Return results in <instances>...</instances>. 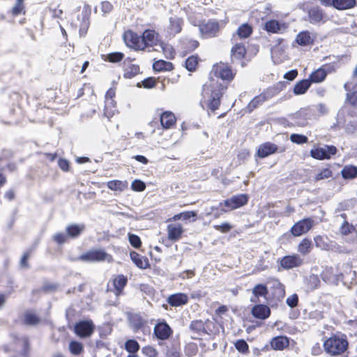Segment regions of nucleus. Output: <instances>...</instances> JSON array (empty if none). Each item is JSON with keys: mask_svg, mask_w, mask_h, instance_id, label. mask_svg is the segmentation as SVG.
Returning a JSON list of instances; mask_svg holds the SVG:
<instances>
[{"mask_svg": "<svg viewBox=\"0 0 357 357\" xmlns=\"http://www.w3.org/2000/svg\"><path fill=\"white\" fill-rule=\"evenodd\" d=\"M347 336L337 333L326 339L324 342V351L330 356H338L343 354L348 348Z\"/></svg>", "mask_w": 357, "mask_h": 357, "instance_id": "1", "label": "nucleus"}, {"mask_svg": "<svg viewBox=\"0 0 357 357\" xmlns=\"http://www.w3.org/2000/svg\"><path fill=\"white\" fill-rule=\"evenodd\" d=\"M248 195L246 194H239L231 197L224 200L222 202L220 203V206H225L226 208H222V210L225 212L231 210H235L245 205H246L248 202Z\"/></svg>", "mask_w": 357, "mask_h": 357, "instance_id": "2", "label": "nucleus"}, {"mask_svg": "<svg viewBox=\"0 0 357 357\" xmlns=\"http://www.w3.org/2000/svg\"><path fill=\"white\" fill-rule=\"evenodd\" d=\"M211 87L212 91L207 103V107L211 112H214L218 109L220 105V98L226 90L227 86L216 82L215 84L213 83Z\"/></svg>", "mask_w": 357, "mask_h": 357, "instance_id": "3", "label": "nucleus"}, {"mask_svg": "<svg viewBox=\"0 0 357 357\" xmlns=\"http://www.w3.org/2000/svg\"><path fill=\"white\" fill-rule=\"evenodd\" d=\"M79 259L88 262L107 261L112 262V257L103 250H93L82 255Z\"/></svg>", "mask_w": 357, "mask_h": 357, "instance_id": "4", "label": "nucleus"}, {"mask_svg": "<svg viewBox=\"0 0 357 357\" xmlns=\"http://www.w3.org/2000/svg\"><path fill=\"white\" fill-rule=\"evenodd\" d=\"M210 75L230 82L234 79L235 73L227 64L219 63L213 66Z\"/></svg>", "mask_w": 357, "mask_h": 357, "instance_id": "5", "label": "nucleus"}, {"mask_svg": "<svg viewBox=\"0 0 357 357\" xmlns=\"http://www.w3.org/2000/svg\"><path fill=\"white\" fill-rule=\"evenodd\" d=\"M123 40L128 47L136 50H144V43L142 41V37L141 38L130 30L126 31L124 33Z\"/></svg>", "mask_w": 357, "mask_h": 357, "instance_id": "6", "label": "nucleus"}, {"mask_svg": "<svg viewBox=\"0 0 357 357\" xmlns=\"http://www.w3.org/2000/svg\"><path fill=\"white\" fill-rule=\"evenodd\" d=\"M142 41L144 43V49L152 47L153 50L159 51L158 45L161 43L160 36L154 30H146L142 34Z\"/></svg>", "mask_w": 357, "mask_h": 357, "instance_id": "7", "label": "nucleus"}, {"mask_svg": "<svg viewBox=\"0 0 357 357\" xmlns=\"http://www.w3.org/2000/svg\"><path fill=\"white\" fill-rule=\"evenodd\" d=\"M278 261L280 266L285 270L297 268L303 264V259L297 254L284 256Z\"/></svg>", "mask_w": 357, "mask_h": 357, "instance_id": "8", "label": "nucleus"}, {"mask_svg": "<svg viewBox=\"0 0 357 357\" xmlns=\"http://www.w3.org/2000/svg\"><path fill=\"white\" fill-rule=\"evenodd\" d=\"M337 149L334 146H324L318 147L310 151V155L317 160L328 159L331 155H335Z\"/></svg>", "mask_w": 357, "mask_h": 357, "instance_id": "9", "label": "nucleus"}, {"mask_svg": "<svg viewBox=\"0 0 357 357\" xmlns=\"http://www.w3.org/2000/svg\"><path fill=\"white\" fill-rule=\"evenodd\" d=\"M91 13V7L89 5H84L82 9L81 13L78 15L77 20L80 21L79 33L81 35L86 34L90 24V15Z\"/></svg>", "mask_w": 357, "mask_h": 357, "instance_id": "10", "label": "nucleus"}, {"mask_svg": "<svg viewBox=\"0 0 357 357\" xmlns=\"http://www.w3.org/2000/svg\"><path fill=\"white\" fill-rule=\"evenodd\" d=\"M94 328L92 321H81L75 324V332L80 337H86L93 333Z\"/></svg>", "mask_w": 357, "mask_h": 357, "instance_id": "11", "label": "nucleus"}, {"mask_svg": "<svg viewBox=\"0 0 357 357\" xmlns=\"http://www.w3.org/2000/svg\"><path fill=\"white\" fill-rule=\"evenodd\" d=\"M313 225V220L305 218L295 223L291 229V233L294 236H300L307 232Z\"/></svg>", "mask_w": 357, "mask_h": 357, "instance_id": "12", "label": "nucleus"}, {"mask_svg": "<svg viewBox=\"0 0 357 357\" xmlns=\"http://www.w3.org/2000/svg\"><path fill=\"white\" fill-rule=\"evenodd\" d=\"M167 238L172 241H178L184 231L183 226L178 222H169L167 227Z\"/></svg>", "mask_w": 357, "mask_h": 357, "instance_id": "13", "label": "nucleus"}, {"mask_svg": "<svg viewBox=\"0 0 357 357\" xmlns=\"http://www.w3.org/2000/svg\"><path fill=\"white\" fill-rule=\"evenodd\" d=\"M271 96L272 95H270L268 91L260 93L250 101L246 107V109L249 113L252 112L263 102L271 98Z\"/></svg>", "mask_w": 357, "mask_h": 357, "instance_id": "14", "label": "nucleus"}, {"mask_svg": "<svg viewBox=\"0 0 357 357\" xmlns=\"http://www.w3.org/2000/svg\"><path fill=\"white\" fill-rule=\"evenodd\" d=\"M278 151V146L271 142H266L261 144L257 150V155L259 158H265L271 154L275 153Z\"/></svg>", "mask_w": 357, "mask_h": 357, "instance_id": "15", "label": "nucleus"}, {"mask_svg": "<svg viewBox=\"0 0 357 357\" xmlns=\"http://www.w3.org/2000/svg\"><path fill=\"white\" fill-rule=\"evenodd\" d=\"M287 26L284 23H280L277 20H271L265 23L264 29L268 31L273 33H281L284 31Z\"/></svg>", "mask_w": 357, "mask_h": 357, "instance_id": "16", "label": "nucleus"}, {"mask_svg": "<svg viewBox=\"0 0 357 357\" xmlns=\"http://www.w3.org/2000/svg\"><path fill=\"white\" fill-rule=\"evenodd\" d=\"M252 315L257 319H266L270 316V308L265 305H256L252 309Z\"/></svg>", "mask_w": 357, "mask_h": 357, "instance_id": "17", "label": "nucleus"}, {"mask_svg": "<svg viewBox=\"0 0 357 357\" xmlns=\"http://www.w3.org/2000/svg\"><path fill=\"white\" fill-rule=\"evenodd\" d=\"M154 333L158 338L165 340L170 335L171 328L166 323H159L155 326Z\"/></svg>", "mask_w": 357, "mask_h": 357, "instance_id": "18", "label": "nucleus"}, {"mask_svg": "<svg viewBox=\"0 0 357 357\" xmlns=\"http://www.w3.org/2000/svg\"><path fill=\"white\" fill-rule=\"evenodd\" d=\"M107 188L115 192H122L125 191L128 187L127 181L112 180L107 183Z\"/></svg>", "mask_w": 357, "mask_h": 357, "instance_id": "19", "label": "nucleus"}, {"mask_svg": "<svg viewBox=\"0 0 357 357\" xmlns=\"http://www.w3.org/2000/svg\"><path fill=\"white\" fill-rule=\"evenodd\" d=\"M130 258L133 263L141 269H146L149 266V260L146 257L139 255L137 252L132 251L130 253Z\"/></svg>", "mask_w": 357, "mask_h": 357, "instance_id": "20", "label": "nucleus"}, {"mask_svg": "<svg viewBox=\"0 0 357 357\" xmlns=\"http://www.w3.org/2000/svg\"><path fill=\"white\" fill-rule=\"evenodd\" d=\"M188 301V296L185 294L178 293L169 296L167 302L172 306H180L184 305Z\"/></svg>", "mask_w": 357, "mask_h": 357, "instance_id": "21", "label": "nucleus"}, {"mask_svg": "<svg viewBox=\"0 0 357 357\" xmlns=\"http://www.w3.org/2000/svg\"><path fill=\"white\" fill-rule=\"evenodd\" d=\"M219 30V25L217 22L210 21L202 26V35L206 37L215 36Z\"/></svg>", "mask_w": 357, "mask_h": 357, "instance_id": "22", "label": "nucleus"}, {"mask_svg": "<svg viewBox=\"0 0 357 357\" xmlns=\"http://www.w3.org/2000/svg\"><path fill=\"white\" fill-rule=\"evenodd\" d=\"M128 282L127 278L123 275H118L113 279V286L116 295L119 296L122 293L124 287Z\"/></svg>", "mask_w": 357, "mask_h": 357, "instance_id": "23", "label": "nucleus"}, {"mask_svg": "<svg viewBox=\"0 0 357 357\" xmlns=\"http://www.w3.org/2000/svg\"><path fill=\"white\" fill-rule=\"evenodd\" d=\"M175 122L176 117L171 112H165L160 116L161 125L165 129L170 128Z\"/></svg>", "mask_w": 357, "mask_h": 357, "instance_id": "24", "label": "nucleus"}, {"mask_svg": "<svg viewBox=\"0 0 357 357\" xmlns=\"http://www.w3.org/2000/svg\"><path fill=\"white\" fill-rule=\"evenodd\" d=\"M289 345V340L284 336H278L271 341V346L275 350H283Z\"/></svg>", "mask_w": 357, "mask_h": 357, "instance_id": "25", "label": "nucleus"}, {"mask_svg": "<svg viewBox=\"0 0 357 357\" xmlns=\"http://www.w3.org/2000/svg\"><path fill=\"white\" fill-rule=\"evenodd\" d=\"M313 38L309 31L300 32L296 38V43L302 46L310 45L313 43Z\"/></svg>", "mask_w": 357, "mask_h": 357, "instance_id": "26", "label": "nucleus"}, {"mask_svg": "<svg viewBox=\"0 0 357 357\" xmlns=\"http://www.w3.org/2000/svg\"><path fill=\"white\" fill-rule=\"evenodd\" d=\"M309 20L311 23H319L324 20V15L319 8H312L308 13Z\"/></svg>", "mask_w": 357, "mask_h": 357, "instance_id": "27", "label": "nucleus"}, {"mask_svg": "<svg viewBox=\"0 0 357 357\" xmlns=\"http://www.w3.org/2000/svg\"><path fill=\"white\" fill-rule=\"evenodd\" d=\"M344 179H354L357 177V167L354 165H346L341 171Z\"/></svg>", "mask_w": 357, "mask_h": 357, "instance_id": "28", "label": "nucleus"}, {"mask_svg": "<svg viewBox=\"0 0 357 357\" xmlns=\"http://www.w3.org/2000/svg\"><path fill=\"white\" fill-rule=\"evenodd\" d=\"M312 248V241L308 238H303L298 245V252L303 255H306L310 253Z\"/></svg>", "mask_w": 357, "mask_h": 357, "instance_id": "29", "label": "nucleus"}, {"mask_svg": "<svg viewBox=\"0 0 357 357\" xmlns=\"http://www.w3.org/2000/svg\"><path fill=\"white\" fill-rule=\"evenodd\" d=\"M130 325L134 331H137L142 328L144 324V321L139 314H132L129 318Z\"/></svg>", "mask_w": 357, "mask_h": 357, "instance_id": "30", "label": "nucleus"}, {"mask_svg": "<svg viewBox=\"0 0 357 357\" xmlns=\"http://www.w3.org/2000/svg\"><path fill=\"white\" fill-rule=\"evenodd\" d=\"M310 82L307 79H303L296 84L294 88V93L296 95L304 94L310 86Z\"/></svg>", "mask_w": 357, "mask_h": 357, "instance_id": "31", "label": "nucleus"}, {"mask_svg": "<svg viewBox=\"0 0 357 357\" xmlns=\"http://www.w3.org/2000/svg\"><path fill=\"white\" fill-rule=\"evenodd\" d=\"M327 75V72L325 68H320L314 71L310 75V80L312 82L319 83L324 80Z\"/></svg>", "mask_w": 357, "mask_h": 357, "instance_id": "32", "label": "nucleus"}, {"mask_svg": "<svg viewBox=\"0 0 357 357\" xmlns=\"http://www.w3.org/2000/svg\"><path fill=\"white\" fill-rule=\"evenodd\" d=\"M158 48H159L158 52L161 51L167 59H172L174 57L175 52L170 45L161 41Z\"/></svg>", "mask_w": 357, "mask_h": 357, "instance_id": "33", "label": "nucleus"}, {"mask_svg": "<svg viewBox=\"0 0 357 357\" xmlns=\"http://www.w3.org/2000/svg\"><path fill=\"white\" fill-rule=\"evenodd\" d=\"M84 226L83 225H70L66 227V232L68 236L75 238L78 236L84 230Z\"/></svg>", "mask_w": 357, "mask_h": 357, "instance_id": "34", "label": "nucleus"}, {"mask_svg": "<svg viewBox=\"0 0 357 357\" xmlns=\"http://www.w3.org/2000/svg\"><path fill=\"white\" fill-rule=\"evenodd\" d=\"M356 0H335L334 8L338 10H346L353 8Z\"/></svg>", "mask_w": 357, "mask_h": 357, "instance_id": "35", "label": "nucleus"}, {"mask_svg": "<svg viewBox=\"0 0 357 357\" xmlns=\"http://www.w3.org/2000/svg\"><path fill=\"white\" fill-rule=\"evenodd\" d=\"M153 68L155 71L162 70H172L173 69V65L170 62H167L163 60H159L155 61L153 65Z\"/></svg>", "mask_w": 357, "mask_h": 357, "instance_id": "36", "label": "nucleus"}, {"mask_svg": "<svg viewBox=\"0 0 357 357\" xmlns=\"http://www.w3.org/2000/svg\"><path fill=\"white\" fill-rule=\"evenodd\" d=\"M169 31L172 33L176 34L181 30V20L177 17H170Z\"/></svg>", "mask_w": 357, "mask_h": 357, "instance_id": "37", "label": "nucleus"}, {"mask_svg": "<svg viewBox=\"0 0 357 357\" xmlns=\"http://www.w3.org/2000/svg\"><path fill=\"white\" fill-rule=\"evenodd\" d=\"M245 52V46L241 43L236 44L231 49L232 56L238 59L243 58Z\"/></svg>", "mask_w": 357, "mask_h": 357, "instance_id": "38", "label": "nucleus"}, {"mask_svg": "<svg viewBox=\"0 0 357 357\" xmlns=\"http://www.w3.org/2000/svg\"><path fill=\"white\" fill-rule=\"evenodd\" d=\"M322 279L328 283H336L337 279L333 273V268H326L322 273Z\"/></svg>", "mask_w": 357, "mask_h": 357, "instance_id": "39", "label": "nucleus"}, {"mask_svg": "<svg viewBox=\"0 0 357 357\" xmlns=\"http://www.w3.org/2000/svg\"><path fill=\"white\" fill-rule=\"evenodd\" d=\"M273 287L275 288L274 295L278 299L284 298L285 290L284 285L278 280L273 281Z\"/></svg>", "mask_w": 357, "mask_h": 357, "instance_id": "40", "label": "nucleus"}, {"mask_svg": "<svg viewBox=\"0 0 357 357\" xmlns=\"http://www.w3.org/2000/svg\"><path fill=\"white\" fill-rule=\"evenodd\" d=\"M252 32V27L248 25V24H243L241 26H239V28L237 30V34L241 38H246Z\"/></svg>", "mask_w": 357, "mask_h": 357, "instance_id": "41", "label": "nucleus"}, {"mask_svg": "<svg viewBox=\"0 0 357 357\" xmlns=\"http://www.w3.org/2000/svg\"><path fill=\"white\" fill-rule=\"evenodd\" d=\"M314 241L317 248L323 250H328L330 249L327 238L321 236H317L314 237Z\"/></svg>", "mask_w": 357, "mask_h": 357, "instance_id": "42", "label": "nucleus"}, {"mask_svg": "<svg viewBox=\"0 0 357 357\" xmlns=\"http://www.w3.org/2000/svg\"><path fill=\"white\" fill-rule=\"evenodd\" d=\"M320 283V280L317 275L312 274L307 278V287L308 289L313 290L316 289Z\"/></svg>", "mask_w": 357, "mask_h": 357, "instance_id": "43", "label": "nucleus"}, {"mask_svg": "<svg viewBox=\"0 0 357 357\" xmlns=\"http://www.w3.org/2000/svg\"><path fill=\"white\" fill-rule=\"evenodd\" d=\"M332 171L329 168H324L319 171L314 177L315 181L329 178L332 176Z\"/></svg>", "mask_w": 357, "mask_h": 357, "instance_id": "44", "label": "nucleus"}, {"mask_svg": "<svg viewBox=\"0 0 357 357\" xmlns=\"http://www.w3.org/2000/svg\"><path fill=\"white\" fill-rule=\"evenodd\" d=\"M252 294L255 298H258L259 296H266L268 294V289L266 285L259 284L253 288Z\"/></svg>", "mask_w": 357, "mask_h": 357, "instance_id": "45", "label": "nucleus"}, {"mask_svg": "<svg viewBox=\"0 0 357 357\" xmlns=\"http://www.w3.org/2000/svg\"><path fill=\"white\" fill-rule=\"evenodd\" d=\"M199 63V59L197 56H192L187 59L185 61V67L189 71H194L197 68Z\"/></svg>", "mask_w": 357, "mask_h": 357, "instance_id": "46", "label": "nucleus"}, {"mask_svg": "<svg viewBox=\"0 0 357 357\" xmlns=\"http://www.w3.org/2000/svg\"><path fill=\"white\" fill-rule=\"evenodd\" d=\"M125 348L129 353L135 354L139 349V345L136 340H129L126 342Z\"/></svg>", "mask_w": 357, "mask_h": 357, "instance_id": "47", "label": "nucleus"}, {"mask_svg": "<svg viewBox=\"0 0 357 357\" xmlns=\"http://www.w3.org/2000/svg\"><path fill=\"white\" fill-rule=\"evenodd\" d=\"M24 0H16L15 5L13 8V14L15 15H18L20 14L25 13V9L24 6Z\"/></svg>", "mask_w": 357, "mask_h": 357, "instance_id": "48", "label": "nucleus"}, {"mask_svg": "<svg viewBox=\"0 0 357 357\" xmlns=\"http://www.w3.org/2000/svg\"><path fill=\"white\" fill-rule=\"evenodd\" d=\"M24 321L27 324H36L38 322V317L34 313L27 312L24 314Z\"/></svg>", "mask_w": 357, "mask_h": 357, "instance_id": "49", "label": "nucleus"}, {"mask_svg": "<svg viewBox=\"0 0 357 357\" xmlns=\"http://www.w3.org/2000/svg\"><path fill=\"white\" fill-rule=\"evenodd\" d=\"M139 72V67L137 65L132 64L125 71V77L127 78H131Z\"/></svg>", "mask_w": 357, "mask_h": 357, "instance_id": "50", "label": "nucleus"}, {"mask_svg": "<svg viewBox=\"0 0 357 357\" xmlns=\"http://www.w3.org/2000/svg\"><path fill=\"white\" fill-rule=\"evenodd\" d=\"M290 140L293 143L302 144L307 142V137L305 135L300 134H291L290 135Z\"/></svg>", "mask_w": 357, "mask_h": 357, "instance_id": "51", "label": "nucleus"}, {"mask_svg": "<svg viewBox=\"0 0 357 357\" xmlns=\"http://www.w3.org/2000/svg\"><path fill=\"white\" fill-rule=\"evenodd\" d=\"M146 185L141 180L135 179L131 183V189L135 192H142L145 190Z\"/></svg>", "mask_w": 357, "mask_h": 357, "instance_id": "52", "label": "nucleus"}, {"mask_svg": "<svg viewBox=\"0 0 357 357\" xmlns=\"http://www.w3.org/2000/svg\"><path fill=\"white\" fill-rule=\"evenodd\" d=\"M200 328H201V321H193L192 322L191 325H190V329L192 331V332L193 333L192 334V337L193 339H199V330H200Z\"/></svg>", "mask_w": 357, "mask_h": 357, "instance_id": "53", "label": "nucleus"}, {"mask_svg": "<svg viewBox=\"0 0 357 357\" xmlns=\"http://www.w3.org/2000/svg\"><path fill=\"white\" fill-rule=\"evenodd\" d=\"M128 240L132 246L135 248H139L142 245L140 238L133 234H128Z\"/></svg>", "mask_w": 357, "mask_h": 357, "instance_id": "54", "label": "nucleus"}, {"mask_svg": "<svg viewBox=\"0 0 357 357\" xmlns=\"http://www.w3.org/2000/svg\"><path fill=\"white\" fill-rule=\"evenodd\" d=\"M124 54L121 52H113L107 54V59L112 63H116L123 59Z\"/></svg>", "mask_w": 357, "mask_h": 357, "instance_id": "55", "label": "nucleus"}, {"mask_svg": "<svg viewBox=\"0 0 357 357\" xmlns=\"http://www.w3.org/2000/svg\"><path fill=\"white\" fill-rule=\"evenodd\" d=\"M236 349L241 353H247L248 351V345L247 342L243 340H239L235 343Z\"/></svg>", "mask_w": 357, "mask_h": 357, "instance_id": "56", "label": "nucleus"}, {"mask_svg": "<svg viewBox=\"0 0 357 357\" xmlns=\"http://www.w3.org/2000/svg\"><path fill=\"white\" fill-rule=\"evenodd\" d=\"M70 351L73 354H79L82 351L83 347L81 343L77 342H71L69 346Z\"/></svg>", "mask_w": 357, "mask_h": 357, "instance_id": "57", "label": "nucleus"}, {"mask_svg": "<svg viewBox=\"0 0 357 357\" xmlns=\"http://www.w3.org/2000/svg\"><path fill=\"white\" fill-rule=\"evenodd\" d=\"M143 354L147 357H158V351L151 346H146L142 349Z\"/></svg>", "mask_w": 357, "mask_h": 357, "instance_id": "58", "label": "nucleus"}, {"mask_svg": "<svg viewBox=\"0 0 357 357\" xmlns=\"http://www.w3.org/2000/svg\"><path fill=\"white\" fill-rule=\"evenodd\" d=\"M354 229L352 225H350L347 221H344L340 227V233L343 235H347Z\"/></svg>", "mask_w": 357, "mask_h": 357, "instance_id": "59", "label": "nucleus"}, {"mask_svg": "<svg viewBox=\"0 0 357 357\" xmlns=\"http://www.w3.org/2000/svg\"><path fill=\"white\" fill-rule=\"evenodd\" d=\"M100 9L104 15L109 13L112 9L113 6L112 4L109 1H102L100 5Z\"/></svg>", "mask_w": 357, "mask_h": 357, "instance_id": "60", "label": "nucleus"}, {"mask_svg": "<svg viewBox=\"0 0 357 357\" xmlns=\"http://www.w3.org/2000/svg\"><path fill=\"white\" fill-rule=\"evenodd\" d=\"M214 227L221 232L227 233L231 229L232 226L228 222H224L220 225H215Z\"/></svg>", "mask_w": 357, "mask_h": 357, "instance_id": "61", "label": "nucleus"}, {"mask_svg": "<svg viewBox=\"0 0 357 357\" xmlns=\"http://www.w3.org/2000/svg\"><path fill=\"white\" fill-rule=\"evenodd\" d=\"M156 79L153 77H149L144 79L142 82V86L146 89H151L155 86Z\"/></svg>", "mask_w": 357, "mask_h": 357, "instance_id": "62", "label": "nucleus"}, {"mask_svg": "<svg viewBox=\"0 0 357 357\" xmlns=\"http://www.w3.org/2000/svg\"><path fill=\"white\" fill-rule=\"evenodd\" d=\"M356 83H357V66H356V68L354 70L353 82H348L345 83L344 85V87L347 91H350L351 89V85L353 84H356Z\"/></svg>", "mask_w": 357, "mask_h": 357, "instance_id": "63", "label": "nucleus"}, {"mask_svg": "<svg viewBox=\"0 0 357 357\" xmlns=\"http://www.w3.org/2000/svg\"><path fill=\"white\" fill-rule=\"evenodd\" d=\"M347 100L354 106H357V91L348 93Z\"/></svg>", "mask_w": 357, "mask_h": 357, "instance_id": "64", "label": "nucleus"}]
</instances>
